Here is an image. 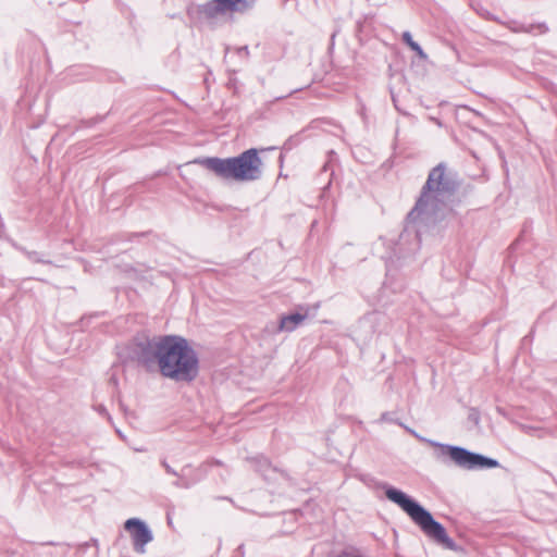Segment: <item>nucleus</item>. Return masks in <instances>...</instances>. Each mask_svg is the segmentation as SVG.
I'll return each mask as SVG.
<instances>
[{"mask_svg":"<svg viewBox=\"0 0 557 557\" xmlns=\"http://www.w3.org/2000/svg\"><path fill=\"white\" fill-rule=\"evenodd\" d=\"M460 184L458 173L445 162L430 170L414 207L407 214L404 230L391 249L386 261L387 273L417 253L424 232L455 218V209L460 205Z\"/></svg>","mask_w":557,"mask_h":557,"instance_id":"f257e3e1","label":"nucleus"},{"mask_svg":"<svg viewBox=\"0 0 557 557\" xmlns=\"http://www.w3.org/2000/svg\"><path fill=\"white\" fill-rule=\"evenodd\" d=\"M158 370L175 382L190 383L199 374V358L188 341L181 335H161Z\"/></svg>","mask_w":557,"mask_h":557,"instance_id":"f03ea898","label":"nucleus"},{"mask_svg":"<svg viewBox=\"0 0 557 557\" xmlns=\"http://www.w3.org/2000/svg\"><path fill=\"white\" fill-rule=\"evenodd\" d=\"M383 491L385 497L406 512L429 539L449 550H458L456 542L448 536L445 527L417 499L389 484H384Z\"/></svg>","mask_w":557,"mask_h":557,"instance_id":"7ed1b4c3","label":"nucleus"},{"mask_svg":"<svg viewBox=\"0 0 557 557\" xmlns=\"http://www.w3.org/2000/svg\"><path fill=\"white\" fill-rule=\"evenodd\" d=\"M194 163L200 164L223 180L253 182L262 177V160L257 148H250L236 157L198 158Z\"/></svg>","mask_w":557,"mask_h":557,"instance_id":"20e7f679","label":"nucleus"},{"mask_svg":"<svg viewBox=\"0 0 557 557\" xmlns=\"http://www.w3.org/2000/svg\"><path fill=\"white\" fill-rule=\"evenodd\" d=\"M398 425L403 426L419 442L425 443L436 448L437 450L435 451L434 457L436 460L444 465L453 463L460 469L469 471L485 470L499 467L497 459L487 457L480 453L471 451L462 446L444 444L434 440L426 438L417 433L413 429L403 424L401 422H399Z\"/></svg>","mask_w":557,"mask_h":557,"instance_id":"39448f33","label":"nucleus"},{"mask_svg":"<svg viewBox=\"0 0 557 557\" xmlns=\"http://www.w3.org/2000/svg\"><path fill=\"white\" fill-rule=\"evenodd\" d=\"M160 336L136 335L127 343L121 356L125 361H135L147 371H153L159 364Z\"/></svg>","mask_w":557,"mask_h":557,"instance_id":"423d86ee","label":"nucleus"},{"mask_svg":"<svg viewBox=\"0 0 557 557\" xmlns=\"http://www.w3.org/2000/svg\"><path fill=\"white\" fill-rule=\"evenodd\" d=\"M124 529L131 534L134 550L138 554L146 553V545L153 540V534L148 524L139 518H129L124 522Z\"/></svg>","mask_w":557,"mask_h":557,"instance_id":"0eeeda50","label":"nucleus"},{"mask_svg":"<svg viewBox=\"0 0 557 557\" xmlns=\"http://www.w3.org/2000/svg\"><path fill=\"white\" fill-rule=\"evenodd\" d=\"M196 12L199 18L212 21L227 11L224 1L211 0L197 7Z\"/></svg>","mask_w":557,"mask_h":557,"instance_id":"6e6552de","label":"nucleus"},{"mask_svg":"<svg viewBox=\"0 0 557 557\" xmlns=\"http://www.w3.org/2000/svg\"><path fill=\"white\" fill-rule=\"evenodd\" d=\"M308 318V310L282 314L278 319L276 332H293Z\"/></svg>","mask_w":557,"mask_h":557,"instance_id":"1a4fd4ad","label":"nucleus"},{"mask_svg":"<svg viewBox=\"0 0 557 557\" xmlns=\"http://www.w3.org/2000/svg\"><path fill=\"white\" fill-rule=\"evenodd\" d=\"M248 461L251 462L255 470L259 472L265 481L274 480L273 474L277 472V469L272 467L270 460L265 456L258 455L249 458Z\"/></svg>","mask_w":557,"mask_h":557,"instance_id":"9d476101","label":"nucleus"},{"mask_svg":"<svg viewBox=\"0 0 557 557\" xmlns=\"http://www.w3.org/2000/svg\"><path fill=\"white\" fill-rule=\"evenodd\" d=\"M401 40L404 44H406L412 51H414L417 53V55L421 59V60H426L428 59V55L426 53L424 52V50L422 49V47L413 40L412 36H411V33L406 30L401 35Z\"/></svg>","mask_w":557,"mask_h":557,"instance_id":"9b49d317","label":"nucleus"},{"mask_svg":"<svg viewBox=\"0 0 557 557\" xmlns=\"http://www.w3.org/2000/svg\"><path fill=\"white\" fill-rule=\"evenodd\" d=\"M20 250L27 257V259L34 263H45L50 264L51 261L44 258V255L35 251V250H27L26 248L21 247Z\"/></svg>","mask_w":557,"mask_h":557,"instance_id":"f8f14e48","label":"nucleus"},{"mask_svg":"<svg viewBox=\"0 0 557 557\" xmlns=\"http://www.w3.org/2000/svg\"><path fill=\"white\" fill-rule=\"evenodd\" d=\"M548 30H549V28H548L547 24L544 22H540V23L527 24L525 33L532 34V35H543V34L548 33Z\"/></svg>","mask_w":557,"mask_h":557,"instance_id":"ddd939ff","label":"nucleus"},{"mask_svg":"<svg viewBox=\"0 0 557 557\" xmlns=\"http://www.w3.org/2000/svg\"><path fill=\"white\" fill-rule=\"evenodd\" d=\"M178 478V480L174 481L173 482V485L175 487H178V488H189L191 486V483L185 479V476L181 473H178V475H176Z\"/></svg>","mask_w":557,"mask_h":557,"instance_id":"4468645a","label":"nucleus"},{"mask_svg":"<svg viewBox=\"0 0 557 557\" xmlns=\"http://www.w3.org/2000/svg\"><path fill=\"white\" fill-rule=\"evenodd\" d=\"M468 420H469L470 422H472V423H473L474 425H476V426L480 424V420H481V418H480V412L478 411V409H475V408H471V409L469 410V413H468Z\"/></svg>","mask_w":557,"mask_h":557,"instance_id":"2eb2a0df","label":"nucleus"},{"mask_svg":"<svg viewBox=\"0 0 557 557\" xmlns=\"http://www.w3.org/2000/svg\"><path fill=\"white\" fill-rule=\"evenodd\" d=\"M509 29L513 33H525L527 24L512 22V25L509 26Z\"/></svg>","mask_w":557,"mask_h":557,"instance_id":"dca6fc26","label":"nucleus"},{"mask_svg":"<svg viewBox=\"0 0 557 557\" xmlns=\"http://www.w3.org/2000/svg\"><path fill=\"white\" fill-rule=\"evenodd\" d=\"M161 465L162 467L164 468V470L166 471V473L169 474H172V475H178V472H176L168 462L165 459H162L161 460Z\"/></svg>","mask_w":557,"mask_h":557,"instance_id":"f3484780","label":"nucleus"},{"mask_svg":"<svg viewBox=\"0 0 557 557\" xmlns=\"http://www.w3.org/2000/svg\"><path fill=\"white\" fill-rule=\"evenodd\" d=\"M380 421H383V422H394V423H399V421L397 420H394L392 417H391V413L389 412H383L381 414V418H380Z\"/></svg>","mask_w":557,"mask_h":557,"instance_id":"a211bd4d","label":"nucleus"},{"mask_svg":"<svg viewBox=\"0 0 557 557\" xmlns=\"http://www.w3.org/2000/svg\"><path fill=\"white\" fill-rule=\"evenodd\" d=\"M339 33V29L336 28L333 30V33L331 34V38H330V49H332L334 47V44H335V37L337 36V34Z\"/></svg>","mask_w":557,"mask_h":557,"instance_id":"6ab92c4d","label":"nucleus"},{"mask_svg":"<svg viewBox=\"0 0 557 557\" xmlns=\"http://www.w3.org/2000/svg\"><path fill=\"white\" fill-rule=\"evenodd\" d=\"M32 36L34 37V41L36 42V45L38 47H40L45 53H47V49H46L44 42L38 37L34 36L33 34H32Z\"/></svg>","mask_w":557,"mask_h":557,"instance_id":"aec40b11","label":"nucleus"},{"mask_svg":"<svg viewBox=\"0 0 557 557\" xmlns=\"http://www.w3.org/2000/svg\"><path fill=\"white\" fill-rule=\"evenodd\" d=\"M102 120H103V116H97V117H95V119H91V120L89 121V123H88V126H91V125H95V124H97V123H100V122H102Z\"/></svg>","mask_w":557,"mask_h":557,"instance_id":"412c9836","label":"nucleus"},{"mask_svg":"<svg viewBox=\"0 0 557 557\" xmlns=\"http://www.w3.org/2000/svg\"><path fill=\"white\" fill-rule=\"evenodd\" d=\"M98 411H99L100 413H103V414H104V413H106V414L108 413V412H107V409H106V408H104V406H102V405H100V406L98 407Z\"/></svg>","mask_w":557,"mask_h":557,"instance_id":"4be33fe9","label":"nucleus"},{"mask_svg":"<svg viewBox=\"0 0 557 557\" xmlns=\"http://www.w3.org/2000/svg\"><path fill=\"white\" fill-rule=\"evenodd\" d=\"M110 382L113 383L114 385H117V379L115 377V375H112L110 377Z\"/></svg>","mask_w":557,"mask_h":557,"instance_id":"5701e85b","label":"nucleus"},{"mask_svg":"<svg viewBox=\"0 0 557 557\" xmlns=\"http://www.w3.org/2000/svg\"><path fill=\"white\" fill-rule=\"evenodd\" d=\"M148 233H134L133 237L146 236Z\"/></svg>","mask_w":557,"mask_h":557,"instance_id":"b1692460","label":"nucleus"},{"mask_svg":"<svg viewBox=\"0 0 557 557\" xmlns=\"http://www.w3.org/2000/svg\"><path fill=\"white\" fill-rule=\"evenodd\" d=\"M327 170H329V164L326 163V164H324V166H323V172H326Z\"/></svg>","mask_w":557,"mask_h":557,"instance_id":"393cba45","label":"nucleus"},{"mask_svg":"<svg viewBox=\"0 0 557 557\" xmlns=\"http://www.w3.org/2000/svg\"><path fill=\"white\" fill-rule=\"evenodd\" d=\"M517 244H518V240H516L515 243H512L511 247H512V248H515Z\"/></svg>","mask_w":557,"mask_h":557,"instance_id":"a878e982","label":"nucleus"},{"mask_svg":"<svg viewBox=\"0 0 557 557\" xmlns=\"http://www.w3.org/2000/svg\"><path fill=\"white\" fill-rule=\"evenodd\" d=\"M285 97H286V96H278V97L276 98V100L283 99V98H285Z\"/></svg>","mask_w":557,"mask_h":557,"instance_id":"bb28decb","label":"nucleus"},{"mask_svg":"<svg viewBox=\"0 0 557 557\" xmlns=\"http://www.w3.org/2000/svg\"><path fill=\"white\" fill-rule=\"evenodd\" d=\"M555 557H557V555Z\"/></svg>","mask_w":557,"mask_h":557,"instance_id":"cd10ccee","label":"nucleus"}]
</instances>
